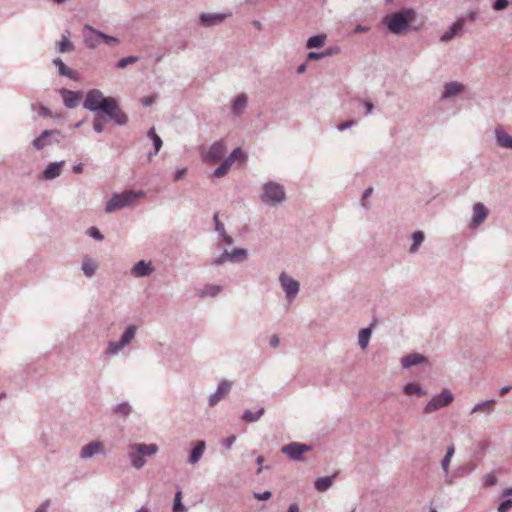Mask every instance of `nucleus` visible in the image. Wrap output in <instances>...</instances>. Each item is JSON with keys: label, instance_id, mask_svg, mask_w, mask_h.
Instances as JSON below:
<instances>
[{"label": "nucleus", "instance_id": "nucleus-44", "mask_svg": "<svg viewBox=\"0 0 512 512\" xmlns=\"http://www.w3.org/2000/svg\"><path fill=\"white\" fill-rule=\"evenodd\" d=\"M512 508V500L507 499L504 500L500 505L498 506V512H508Z\"/></svg>", "mask_w": 512, "mask_h": 512}, {"label": "nucleus", "instance_id": "nucleus-30", "mask_svg": "<svg viewBox=\"0 0 512 512\" xmlns=\"http://www.w3.org/2000/svg\"><path fill=\"white\" fill-rule=\"evenodd\" d=\"M404 392L405 394L407 395H418V396H422L424 395L425 393L422 391L421 387L419 386V384L417 383H408L405 387H404Z\"/></svg>", "mask_w": 512, "mask_h": 512}, {"label": "nucleus", "instance_id": "nucleus-52", "mask_svg": "<svg viewBox=\"0 0 512 512\" xmlns=\"http://www.w3.org/2000/svg\"><path fill=\"white\" fill-rule=\"evenodd\" d=\"M353 124H354V121L349 120V121H346V122L340 123V124L338 125V129L342 131V130H345V129H347V128L351 127Z\"/></svg>", "mask_w": 512, "mask_h": 512}, {"label": "nucleus", "instance_id": "nucleus-3", "mask_svg": "<svg viewBox=\"0 0 512 512\" xmlns=\"http://www.w3.org/2000/svg\"><path fill=\"white\" fill-rule=\"evenodd\" d=\"M157 451L158 447L155 444H131L128 448L132 465L137 469L144 466L145 460L143 457L152 456L156 454Z\"/></svg>", "mask_w": 512, "mask_h": 512}, {"label": "nucleus", "instance_id": "nucleus-7", "mask_svg": "<svg viewBox=\"0 0 512 512\" xmlns=\"http://www.w3.org/2000/svg\"><path fill=\"white\" fill-rule=\"evenodd\" d=\"M263 190L262 200L266 203H279L285 198L283 187L277 183L269 182L264 185Z\"/></svg>", "mask_w": 512, "mask_h": 512}, {"label": "nucleus", "instance_id": "nucleus-1", "mask_svg": "<svg viewBox=\"0 0 512 512\" xmlns=\"http://www.w3.org/2000/svg\"><path fill=\"white\" fill-rule=\"evenodd\" d=\"M83 107L90 111H102L118 125H124L127 122V115L119 108L116 100L112 97H104L98 89L87 92Z\"/></svg>", "mask_w": 512, "mask_h": 512}, {"label": "nucleus", "instance_id": "nucleus-53", "mask_svg": "<svg viewBox=\"0 0 512 512\" xmlns=\"http://www.w3.org/2000/svg\"><path fill=\"white\" fill-rule=\"evenodd\" d=\"M271 497V493L269 491H266L262 494H255V498L258 500H268Z\"/></svg>", "mask_w": 512, "mask_h": 512}, {"label": "nucleus", "instance_id": "nucleus-35", "mask_svg": "<svg viewBox=\"0 0 512 512\" xmlns=\"http://www.w3.org/2000/svg\"><path fill=\"white\" fill-rule=\"evenodd\" d=\"M74 49L73 44L69 41L68 37L63 35L61 41L58 43V50L61 53L72 51Z\"/></svg>", "mask_w": 512, "mask_h": 512}, {"label": "nucleus", "instance_id": "nucleus-31", "mask_svg": "<svg viewBox=\"0 0 512 512\" xmlns=\"http://www.w3.org/2000/svg\"><path fill=\"white\" fill-rule=\"evenodd\" d=\"M371 335V328H364L359 332V345L362 349H365L368 345L369 338Z\"/></svg>", "mask_w": 512, "mask_h": 512}, {"label": "nucleus", "instance_id": "nucleus-59", "mask_svg": "<svg viewBox=\"0 0 512 512\" xmlns=\"http://www.w3.org/2000/svg\"><path fill=\"white\" fill-rule=\"evenodd\" d=\"M454 451V446L448 447L445 457L451 458L454 454Z\"/></svg>", "mask_w": 512, "mask_h": 512}, {"label": "nucleus", "instance_id": "nucleus-51", "mask_svg": "<svg viewBox=\"0 0 512 512\" xmlns=\"http://www.w3.org/2000/svg\"><path fill=\"white\" fill-rule=\"evenodd\" d=\"M327 53H316V52H310L308 54V59L318 60L323 58Z\"/></svg>", "mask_w": 512, "mask_h": 512}, {"label": "nucleus", "instance_id": "nucleus-27", "mask_svg": "<svg viewBox=\"0 0 512 512\" xmlns=\"http://www.w3.org/2000/svg\"><path fill=\"white\" fill-rule=\"evenodd\" d=\"M53 63L59 68L60 75L67 76L69 78L75 77V72L67 67L60 58H56Z\"/></svg>", "mask_w": 512, "mask_h": 512}, {"label": "nucleus", "instance_id": "nucleus-32", "mask_svg": "<svg viewBox=\"0 0 512 512\" xmlns=\"http://www.w3.org/2000/svg\"><path fill=\"white\" fill-rule=\"evenodd\" d=\"M247 104V97L244 94L237 96L233 104V110L235 113H240Z\"/></svg>", "mask_w": 512, "mask_h": 512}, {"label": "nucleus", "instance_id": "nucleus-61", "mask_svg": "<svg viewBox=\"0 0 512 512\" xmlns=\"http://www.w3.org/2000/svg\"><path fill=\"white\" fill-rule=\"evenodd\" d=\"M372 191H373L372 188H368L365 190V192L363 194V201H365L368 197H370V195L372 194Z\"/></svg>", "mask_w": 512, "mask_h": 512}, {"label": "nucleus", "instance_id": "nucleus-23", "mask_svg": "<svg viewBox=\"0 0 512 512\" xmlns=\"http://www.w3.org/2000/svg\"><path fill=\"white\" fill-rule=\"evenodd\" d=\"M58 131L56 130H51V131H44L38 138H36L34 141H33V146L37 149V150H40L42 149L44 146H46L48 144V137L52 134H57Z\"/></svg>", "mask_w": 512, "mask_h": 512}, {"label": "nucleus", "instance_id": "nucleus-46", "mask_svg": "<svg viewBox=\"0 0 512 512\" xmlns=\"http://www.w3.org/2000/svg\"><path fill=\"white\" fill-rule=\"evenodd\" d=\"M136 61V58L133 57V56H130V57H126V58H123L119 61L118 63V67L120 68H124L126 67L128 64H131V63H134Z\"/></svg>", "mask_w": 512, "mask_h": 512}, {"label": "nucleus", "instance_id": "nucleus-24", "mask_svg": "<svg viewBox=\"0 0 512 512\" xmlns=\"http://www.w3.org/2000/svg\"><path fill=\"white\" fill-rule=\"evenodd\" d=\"M204 450H205V442L199 441L196 444V446L194 447V449L192 450L189 461L192 464L197 463L200 460V458L202 457Z\"/></svg>", "mask_w": 512, "mask_h": 512}, {"label": "nucleus", "instance_id": "nucleus-40", "mask_svg": "<svg viewBox=\"0 0 512 512\" xmlns=\"http://www.w3.org/2000/svg\"><path fill=\"white\" fill-rule=\"evenodd\" d=\"M424 240V234L420 231L415 232L413 234V245L410 248L411 252H415L418 248V246L423 242Z\"/></svg>", "mask_w": 512, "mask_h": 512}, {"label": "nucleus", "instance_id": "nucleus-12", "mask_svg": "<svg viewBox=\"0 0 512 512\" xmlns=\"http://www.w3.org/2000/svg\"><path fill=\"white\" fill-rule=\"evenodd\" d=\"M230 389H231V383L228 381H222L219 384L216 393L211 395V397L209 399L210 406H214L215 404H217L218 401H220L222 398H224L228 394Z\"/></svg>", "mask_w": 512, "mask_h": 512}, {"label": "nucleus", "instance_id": "nucleus-11", "mask_svg": "<svg viewBox=\"0 0 512 512\" xmlns=\"http://www.w3.org/2000/svg\"><path fill=\"white\" fill-rule=\"evenodd\" d=\"M280 282L282 284L283 289L285 290L288 298H293L298 293L299 283L292 278L288 277L286 274H281Z\"/></svg>", "mask_w": 512, "mask_h": 512}, {"label": "nucleus", "instance_id": "nucleus-19", "mask_svg": "<svg viewBox=\"0 0 512 512\" xmlns=\"http://www.w3.org/2000/svg\"><path fill=\"white\" fill-rule=\"evenodd\" d=\"M494 407H495V401L494 400H486V401H483V402H480L478 404H476L472 411H471V414H475V413H491L493 410H494Z\"/></svg>", "mask_w": 512, "mask_h": 512}, {"label": "nucleus", "instance_id": "nucleus-28", "mask_svg": "<svg viewBox=\"0 0 512 512\" xmlns=\"http://www.w3.org/2000/svg\"><path fill=\"white\" fill-rule=\"evenodd\" d=\"M326 39V35H316L310 37L307 41L308 48H320L324 45Z\"/></svg>", "mask_w": 512, "mask_h": 512}, {"label": "nucleus", "instance_id": "nucleus-9", "mask_svg": "<svg viewBox=\"0 0 512 512\" xmlns=\"http://www.w3.org/2000/svg\"><path fill=\"white\" fill-rule=\"evenodd\" d=\"M226 152V146L224 142L219 141L211 145L207 152L202 153V158L206 162H217L219 161Z\"/></svg>", "mask_w": 512, "mask_h": 512}, {"label": "nucleus", "instance_id": "nucleus-49", "mask_svg": "<svg viewBox=\"0 0 512 512\" xmlns=\"http://www.w3.org/2000/svg\"><path fill=\"white\" fill-rule=\"evenodd\" d=\"M89 234H90L92 237H94V238H96V239H98V240H102V239H103L102 234L99 232V230H98V229H96V228H94V227H92V228H90V229H89Z\"/></svg>", "mask_w": 512, "mask_h": 512}, {"label": "nucleus", "instance_id": "nucleus-50", "mask_svg": "<svg viewBox=\"0 0 512 512\" xmlns=\"http://www.w3.org/2000/svg\"><path fill=\"white\" fill-rule=\"evenodd\" d=\"M236 440V437L235 436H230V437H227L223 440V445L226 447V448H230L233 443L235 442Z\"/></svg>", "mask_w": 512, "mask_h": 512}, {"label": "nucleus", "instance_id": "nucleus-63", "mask_svg": "<svg viewBox=\"0 0 512 512\" xmlns=\"http://www.w3.org/2000/svg\"><path fill=\"white\" fill-rule=\"evenodd\" d=\"M288 512H299V508L296 504H292L289 506Z\"/></svg>", "mask_w": 512, "mask_h": 512}, {"label": "nucleus", "instance_id": "nucleus-25", "mask_svg": "<svg viewBox=\"0 0 512 512\" xmlns=\"http://www.w3.org/2000/svg\"><path fill=\"white\" fill-rule=\"evenodd\" d=\"M424 360L425 358L420 354H409L402 359V365L403 367L408 368L410 366L422 363Z\"/></svg>", "mask_w": 512, "mask_h": 512}, {"label": "nucleus", "instance_id": "nucleus-6", "mask_svg": "<svg viewBox=\"0 0 512 512\" xmlns=\"http://www.w3.org/2000/svg\"><path fill=\"white\" fill-rule=\"evenodd\" d=\"M83 35L85 44L90 48H95L102 41L106 43L117 41L115 38L98 32L88 25L84 27Z\"/></svg>", "mask_w": 512, "mask_h": 512}, {"label": "nucleus", "instance_id": "nucleus-57", "mask_svg": "<svg viewBox=\"0 0 512 512\" xmlns=\"http://www.w3.org/2000/svg\"><path fill=\"white\" fill-rule=\"evenodd\" d=\"M363 104L365 105V108H366V114H369L371 113L372 109H373V104L369 101H364Z\"/></svg>", "mask_w": 512, "mask_h": 512}, {"label": "nucleus", "instance_id": "nucleus-60", "mask_svg": "<svg viewBox=\"0 0 512 512\" xmlns=\"http://www.w3.org/2000/svg\"><path fill=\"white\" fill-rule=\"evenodd\" d=\"M185 173H186V169H182V170L177 171L175 179L176 180L181 179L184 176Z\"/></svg>", "mask_w": 512, "mask_h": 512}, {"label": "nucleus", "instance_id": "nucleus-2", "mask_svg": "<svg viewBox=\"0 0 512 512\" xmlns=\"http://www.w3.org/2000/svg\"><path fill=\"white\" fill-rule=\"evenodd\" d=\"M414 18V11L411 9H406L387 16L385 22L387 24L388 29L391 32L395 34H400L406 29L408 24L414 20Z\"/></svg>", "mask_w": 512, "mask_h": 512}, {"label": "nucleus", "instance_id": "nucleus-47", "mask_svg": "<svg viewBox=\"0 0 512 512\" xmlns=\"http://www.w3.org/2000/svg\"><path fill=\"white\" fill-rule=\"evenodd\" d=\"M508 6V0H496L493 4L495 10H503Z\"/></svg>", "mask_w": 512, "mask_h": 512}, {"label": "nucleus", "instance_id": "nucleus-5", "mask_svg": "<svg viewBox=\"0 0 512 512\" xmlns=\"http://www.w3.org/2000/svg\"><path fill=\"white\" fill-rule=\"evenodd\" d=\"M454 400L453 394L445 389L440 394L434 396L424 407V413L429 414L440 408L450 405Z\"/></svg>", "mask_w": 512, "mask_h": 512}, {"label": "nucleus", "instance_id": "nucleus-62", "mask_svg": "<svg viewBox=\"0 0 512 512\" xmlns=\"http://www.w3.org/2000/svg\"><path fill=\"white\" fill-rule=\"evenodd\" d=\"M48 505H49V502H48V501H47V502H45V503H43V504L41 505V507H40V508H38V509L36 510V512H45V511H46V509H47V507H48Z\"/></svg>", "mask_w": 512, "mask_h": 512}, {"label": "nucleus", "instance_id": "nucleus-16", "mask_svg": "<svg viewBox=\"0 0 512 512\" xmlns=\"http://www.w3.org/2000/svg\"><path fill=\"white\" fill-rule=\"evenodd\" d=\"M153 271L151 264L146 263L145 261H139L132 268V274L135 277H143L149 275Z\"/></svg>", "mask_w": 512, "mask_h": 512}, {"label": "nucleus", "instance_id": "nucleus-17", "mask_svg": "<svg viewBox=\"0 0 512 512\" xmlns=\"http://www.w3.org/2000/svg\"><path fill=\"white\" fill-rule=\"evenodd\" d=\"M64 163V161L50 163L44 171V177L46 179H54L59 176Z\"/></svg>", "mask_w": 512, "mask_h": 512}, {"label": "nucleus", "instance_id": "nucleus-18", "mask_svg": "<svg viewBox=\"0 0 512 512\" xmlns=\"http://www.w3.org/2000/svg\"><path fill=\"white\" fill-rule=\"evenodd\" d=\"M226 17V14H202L200 19L203 24L212 26L220 24Z\"/></svg>", "mask_w": 512, "mask_h": 512}, {"label": "nucleus", "instance_id": "nucleus-8", "mask_svg": "<svg viewBox=\"0 0 512 512\" xmlns=\"http://www.w3.org/2000/svg\"><path fill=\"white\" fill-rule=\"evenodd\" d=\"M246 160V155L240 148H236L228 158L224 160V162L215 170L214 175L217 178H221L227 174L231 165L235 161H239L240 163H244Z\"/></svg>", "mask_w": 512, "mask_h": 512}, {"label": "nucleus", "instance_id": "nucleus-4", "mask_svg": "<svg viewBox=\"0 0 512 512\" xmlns=\"http://www.w3.org/2000/svg\"><path fill=\"white\" fill-rule=\"evenodd\" d=\"M142 197H144V193L142 191H125L120 194H114L108 201L105 210L108 213L119 210L125 206L131 205L137 199Z\"/></svg>", "mask_w": 512, "mask_h": 512}, {"label": "nucleus", "instance_id": "nucleus-14", "mask_svg": "<svg viewBox=\"0 0 512 512\" xmlns=\"http://www.w3.org/2000/svg\"><path fill=\"white\" fill-rule=\"evenodd\" d=\"M488 210L482 203H476L473 207V224L480 225L487 217Z\"/></svg>", "mask_w": 512, "mask_h": 512}, {"label": "nucleus", "instance_id": "nucleus-21", "mask_svg": "<svg viewBox=\"0 0 512 512\" xmlns=\"http://www.w3.org/2000/svg\"><path fill=\"white\" fill-rule=\"evenodd\" d=\"M464 90V86L459 82H449L445 84L444 98H448Z\"/></svg>", "mask_w": 512, "mask_h": 512}, {"label": "nucleus", "instance_id": "nucleus-10", "mask_svg": "<svg viewBox=\"0 0 512 512\" xmlns=\"http://www.w3.org/2000/svg\"><path fill=\"white\" fill-rule=\"evenodd\" d=\"M310 450V446L298 442H292L282 447V452L293 460H300L302 455Z\"/></svg>", "mask_w": 512, "mask_h": 512}, {"label": "nucleus", "instance_id": "nucleus-38", "mask_svg": "<svg viewBox=\"0 0 512 512\" xmlns=\"http://www.w3.org/2000/svg\"><path fill=\"white\" fill-rule=\"evenodd\" d=\"M148 137L150 139H152L153 143H154V147H155V153H158L159 150L161 149L162 147V140L161 138L156 134L155 132V128H151L149 131H148Z\"/></svg>", "mask_w": 512, "mask_h": 512}, {"label": "nucleus", "instance_id": "nucleus-58", "mask_svg": "<svg viewBox=\"0 0 512 512\" xmlns=\"http://www.w3.org/2000/svg\"><path fill=\"white\" fill-rule=\"evenodd\" d=\"M82 171H83L82 164H78L73 167V172L76 174H80V173H82Z\"/></svg>", "mask_w": 512, "mask_h": 512}, {"label": "nucleus", "instance_id": "nucleus-43", "mask_svg": "<svg viewBox=\"0 0 512 512\" xmlns=\"http://www.w3.org/2000/svg\"><path fill=\"white\" fill-rule=\"evenodd\" d=\"M125 345H122V342L119 341L118 343L110 342L108 346L107 352L109 354H115L117 353L121 348H123Z\"/></svg>", "mask_w": 512, "mask_h": 512}, {"label": "nucleus", "instance_id": "nucleus-15", "mask_svg": "<svg viewBox=\"0 0 512 512\" xmlns=\"http://www.w3.org/2000/svg\"><path fill=\"white\" fill-rule=\"evenodd\" d=\"M103 451V444L99 441L91 442L85 445L81 450L82 458H90L96 453H100Z\"/></svg>", "mask_w": 512, "mask_h": 512}, {"label": "nucleus", "instance_id": "nucleus-20", "mask_svg": "<svg viewBox=\"0 0 512 512\" xmlns=\"http://www.w3.org/2000/svg\"><path fill=\"white\" fill-rule=\"evenodd\" d=\"M464 26V20L460 19L456 21L449 29V31L445 32L441 36V41H449L451 40L459 31L463 29Z\"/></svg>", "mask_w": 512, "mask_h": 512}, {"label": "nucleus", "instance_id": "nucleus-41", "mask_svg": "<svg viewBox=\"0 0 512 512\" xmlns=\"http://www.w3.org/2000/svg\"><path fill=\"white\" fill-rule=\"evenodd\" d=\"M182 500V492L178 491L175 495V501L173 506V512H183L185 511V507L181 503Z\"/></svg>", "mask_w": 512, "mask_h": 512}, {"label": "nucleus", "instance_id": "nucleus-54", "mask_svg": "<svg viewBox=\"0 0 512 512\" xmlns=\"http://www.w3.org/2000/svg\"><path fill=\"white\" fill-rule=\"evenodd\" d=\"M270 345H271L272 347H274V348H275V347H277V346L279 345V338H278V336H277V335H273V336H271V338H270Z\"/></svg>", "mask_w": 512, "mask_h": 512}, {"label": "nucleus", "instance_id": "nucleus-26", "mask_svg": "<svg viewBox=\"0 0 512 512\" xmlns=\"http://www.w3.org/2000/svg\"><path fill=\"white\" fill-rule=\"evenodd\" d=\"M97 269V264L90 258H85L82 263V270L87 277L94 275Z\"/></svg>", "mask_w": 512, "mask_h": 512}, {"label": "nucleus", "instance_id": "nucleus-39", "mask_svg": "<svg viewBox=\"0 0 512 512\" xmlns=\"http://www.w3.org/2000/svg\"><path fill=\"white\" fill-rule=\"evenodd\" d=\"M264 413V409L261 408L259 409L256 413H252L251 411H246L243 416H242V419L247 421V422H254L256 420H258Z\"/></svg>", "mask_w": 512, "mask_h": 512}, {"label": "nucleus", "instance_id": "nucleus-36", "mask_svg": "<svg viewBox=\"0 0 512 512\" xmlns=\"http://www.w3.org/2000/svg\"><path fill=\"white\" fill-rule=\"evenodd\" d=\"M220 292V286L217 285H207L200 293V297L205 296H216Z\"/></svg>", "mask_w": 512, "mask_h": 512}, {"label": "nucleus", "instance_id": "nucleus-13", "mask_svg": "<svg viewBox=\"0 0 512 512\" xmlns=\"http://www.w3.org/2000/svg\"><path fill=\"white\" fill-rule=\"evenodd\" d=\"M61 95H62V99H63V102L66 107L74 108V107L78 106L79 101H80V93L74 92L71 90H67V89H62Z\"/></svg>", "mask_w": 512, "mask_h": 512}, {"label": "nucleus", "instance_id": "nucleus-34", "mask_svg": "<svg viewBox=\"0 0 512 512\" xmlns=\"http://www.w3.org/2000/svg\"><path fill=\"white\" fill-rule=\"evenodd\" d=\"M107 119L104 115L98 114L94 118L93 128L96 132L101 133L104 129V125Z\"/></svg>", "mask_w": 512, "mask_h": 512}, {"label": "nucleus", "instance_id": "nucleus-55", "mask_svg": "<svg viewBox=\"0 0 512 512\" xmlns=\"http://www.w3.org/2000/svg\"><path fill=\"white\" fill-rule=\"evenodd\" d=\"M450 460H451V458H448V457H444V459L442 460V467H443L444 471H446V472L448 471Z\"/></svg>", "mask_w": 512, "mask_h": 512}, {"label": "nucleus", "instance_id": "nucleus-42", "mask_svg": "<svg viewBox=\"0 0 512 512\" xmlns=\"http://www.w3.org/2000/svg\"><path fill=\"white\" fill-rule=\"evenodd\" d=\"M115 412L117 414L126 416V415H128L131 412V407L128 404L123 403V404H120V405L117 406Z\"/></svg>", "mask_w": 512, "mask_h": 512}, {"label": "nucleus", "instance_id": "nucleus-33", "mask_svg": "<svg viewBox=\"0 0 512 512\" xmlns=\"http://www.w3.org/2000/svg\"><path fill=\"white\" fill-rule=\"evenodd\" d=\"M135 333H136V326H134V325L129 326L121 337L120 341L122 342V345H127L134 338Z\"/></svg>", "mask_w": 512, "mask_h": 512}, {"label": "nucleus", "instance_id": "nucleus-56", "mask_svg": "<svg viewBox=\"0 0 512 512\" xmlns=\"http://www.w3.org/2000/svg\"><path fill=\"white\" fill-rule=\"evenodd\" d=\"M141 101L144 106H149L154 102V98L153 97H145Z\"/></svg>", "mask_w": 512, "mask_h": 512}, {"label": "nucleus", "instance_id": "nucleus-64", "mask_svg": "<svg viewBox=\"0 0 512 512\" xmlns=\"http://www.w3.org/2000/svg\"><path fill=\"white\" fill-rule=\"evenodd\" d=\"M502 496L503 497L512 496V488H508V489L504 490V492L502 493Z\"/></svg>", "mask_w": 512, "mask_h": 512}, {"label": "nucleus", "instance_id": "nucleus-22", "mask_svg": "<svg viewBox=\"0 0 512 512\" xmlns=\"http://www.w3.org/2000/svg\"><path fill=\"white\" fill-rule=\"evenodd\" d=\"M337 476V473L330 477H321L315 481V489L319 492H324L332 486L334 478Z\"/></svg>", "mask_w": 512, "mask_h": 512}, {"label": "nucleus", "instance_id": "nucleus-37", "mask_svg": "<svg viewBox=\"0 0 512 512\" xmlns=\"http://www.w3.org/2000/svg\"><path fill=\"white\" fill-rule=\"evenodd\" d=\"M225 257L228 258L231 261L241 260L245 259L246 257V250L244 249H235L231 253H225Z\"/></svg>", "mask_w": 512, "mask_h": 512}, {"label": "nucleus", "instance_id": "nucleus-29", "mask_svg": "<svg viewBox=\"0 0 512 512\" xmlns=\"http://www.w3.org/2000/svg\"><path fill=\"white\" fill-rule=\"evenodd\" d=\"M497 140L502 147L512 148V136L504 131H497Z\"/></svg>", "mask_w": 512, "mask_h": 512}, {"label": "nucleus", "instance_id": "nucleus-48", "mask_svg": "<svg viewBox=\"0 0 512 512\" xmlns=\"http://www.w3.org/2000/svg\"><path fill=\"white\" fill-rule=\"evenodd\" d=\"M216 230L220 233H224V224L219 221L218 213L214 215Z\"/></svg>", "mask_w": 512, "mask_h": 512}, {"label": "nucleus", "instance_id": "nucleus-45", "mask_svg": "<svg viewBox=\"0 0 512 512\" xmlns=\"http://www.w3.org/2000/svg\"><path fill=\"white\" fill-rule=\"evenodd\" d=\"M497 483V477L490 473L485 476V485L488 487L494 486Z\"/></svg>", "mask_w": 512, "mask_h": 512}]
</instances>
